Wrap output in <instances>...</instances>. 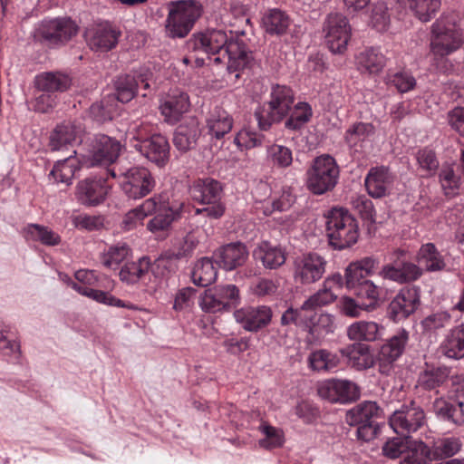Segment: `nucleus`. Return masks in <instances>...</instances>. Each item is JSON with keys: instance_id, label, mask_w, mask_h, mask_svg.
<instances>
[{"instance_id": "26", "label": "nucleus", "mask_w": 464, "mask_h": 464, "mask_svg": "<svg viewBox=\"0 0 464 464\" xmlns=\"http://www.w3.org/2000/svg\"><path fill=\"white\" fill-rule=\"evenodd\" d=\"M220 266L225 270H234L245 265L249 252L246 246L239 241L226 244L216 252Z\"/></svg>"}, {"instance_id": "46", "label": "nucleus", "mask_w": 464, "mask_h": 464, "mask_svg": "<svg viewBox=\"0 0 464 464\" xmlns=\"http://www.w3.org/2000/svg\"><path fill=\"white\" fill-rule=\"evenodd\" d=\"M308 363L314 371L333 372L340 365V358L333 352L319 349L310 353Z\"/></svg>"}, {"instance_id": "37", "label": "nucleus", "mask_w": 464, "mask_h": 464, "mask_svg": "<svg viewBox=\"0 0 464 464\" xmlns=\"http://www.w3.org/2000/svg\"><path fill=\"white\" fill-rule=\"evenodd\" d=\"M150 259L148 256H142L137 261L126 262L119 272L120 280L128 285L137 284L150 271Z\"/></svg>"}, {"instance_id": "41", "label": "nucleus", "mask_w": 464, "mask_h": 464, "mask_svg": "<svg viewBox=\"0 0 464 464\" xmlns=\"http://www.w3.org/2000/svg\"><path fill=\"white\" fill-rule=\"evenodd\" d=\"M23 233L26 241L40 242L44 246H55L61 243L60 235L43 225L28 224Z\"/></svg>"}, {"instance_id": "19", "label": "nucleus", "mask_w": 464, "mask_h": 464, "mask_svg": "<svg viewBox=\"0 0 464 464\" xmlns=\"http://www.w3.org/2000/svg\"><path fill=\"white\" fill-rule=\"evenodd\" d=\"M132 147L160 168L165 167L169 161L170 145L167 137L160 133H153L143 143H133Z\"/></svg>"}, {"instance_id": "12", "label": "nucleus", "mask_w": 464, "mask_h": 464, "mask_svg": "<svg viewBox=\"0 0 464 464\" xmlns=\"http://www.w3.org/2000/svg\"><path fill=\"white\" fill-rule=\"evenodd\" d=\"M325 44L333 53H343L351 37V27L346 16L340 13H331L323 25Z\"/></svg>"}, {"instance_id": "62", "label": "nucleus", "mask_w": 464, "mask_h": 464, "mask_svg": "<svg viewBox=\"0 0 464 464\" xmlns=\"http://www.w3.org/2000/svg\"><path fill=\"white\" fill-rule=\"evenodd\" d=\"M198 304L205 313L216 314L226 312L222 301L218 297L217 293L214 292V287L204 291L200 295Z\"/></svg>"}, {"instance_id": "34", "label": "nucleus", "mask_w": 464, "mask_h": 464, "mask_svg": "<svg viewBox=\"0 0 464 464\" xmlns=\"http://www.w3.org/2000/svg\"><path fill=\"white\" fill-rule=\"evenodd\" d=\"M314 313H312L308 307L304 306V302L299 307L289 306L281 315L280 325L288 327L295 325L296 327L309 329L313 334V321Z\"/></svg>"}, {"instance_id": "57", "label": "nucleus", "mask_w": 464, "mask_h": 464, "mask_svg": "<svg viewBox=\"0 0 464 464\" xmlns=\"http://www.w3.org/2000/svg\"><path fill=\"white\" fill-rule=\"evenodd\" d=\"M416 160L425 176L431 177L437 173L440 163L433 150L427 147L420 150L416 154Z\"/></svg>"}, {"instance_id": "27", "label": "nucleus", "mask_w": 464, "mask_h": 464, "mask_svg": "<svg viewBox=\"0 0 464 464\" xmlns=\"http://www.w3.org/2000/svg\"><path fill=\"white\" fill-rule=\"evenodd\" d=\"M84 159L80 160L76 157V150L63 160H57L49 173V179L55 183H63L70 186L75 172L80 169L83 164Z\"/></svg>"}, {"instance_id": "51", "label": "nucleus", "mask_w": 464, "mask_h": 464, "mask_svg": "<svg viewBox=\"0 0 464 464\" xmlns=\"http://www.w3.org/2000/svg\"><path fill=\"white\" fill-rule=\"evenodd\" d=\"M176 256L169 251L162 253L153 263L150 262V271L155 277H166L177 270Z\"/></svg>"}, {"instance_id": "32", "label": "nucleus", "mask_w": 464, "mask_h": 464, "mask_svg": "<svg viewBox=\"0 0 464 464\" xmlns=\"http://www.w3.org/2000/svg\"><path fill=\"white\" fill-rule=\"evenodd\" d=\"M159 197H151L145 199L140 206L128 211L122 218L121 227L126 231H130L137 227L142 221L157 210L159 204Z\"/></svg>"}, {"instance_id": "48", "label": "nucleus", "mask_w": 464, "mask_h": 464, "mask_svg": "<svg viewBox=\"0 0 464 464\" xmlns=\"http://www.w3.org/2000/svg\"><path fill=\"white\" fill-rule=\"evenodd\" d=\"M432 456L430 448L421 440L408 445L401 464H430Z\"/></svg>"}, {"instance_id": "11", "label": "nucleus", "mask_w": 464, "mask_h": 464, "mask_svg": "<svg viewBox=\"0 0 464 464\" xmlns=\"http://www.w3.org/2000/svg\"><path fill=\"white\" fill-rule=\"evenodd\" d=\"M410 340V332L400 328L381 346L376 364L381 374L389 376L394 372L395 362L404 353Z\"/></svg>"}, {"instance_id": "64", "label": "nucleus", "mask_w": 464, "mask_h": 464, "mask_svg": "<svg viewBox=\"0 0 464 464\" xmlns=\"http://www.w3.org/2000/svg\"><path fill=\"white\" fill-rule=\"evenodd\" d=\"M372 26L379 32L385 31L390 24L388 7L385 4L380 3L373 6L371 15Z\"/></svg>"}, {"instance_id": "53", "label": "nucleus", "mask_w": 464, "mask_h": 464, "mask_svg": "<svg viewBox=\"0 0 464 464\" xmlns=\"http://www.w3.org/2000/svg\"><path fill=\"white\" fill-rule=\"evenodd\" d=\"M266 156L269 162L277 168H287L293 162V152L291 149L280 144L275 143L268 146Z\"/></svg>"}, {"instance_id": "38", "label": "nucleus", "mask_w": 464, "mask_h": 464, "mask_svg": "<svg viewBox=\"0 0 464 464\" xmlns=\"http://www.w3.org/2000/svg\"><path fill=\"white\" fill-rule=\"evenodd\" d=\"M262 24L266 34L270 35H283L288 30L290 18L281 9H269L262 17Z\"/></svg>"}, {"instance_id": "43", "label": "nucleus", "mask_w": 464, "mask_h": 464, "mask_svg": "<svg viewBox=\"0 0 464 464\" xmlns=\"http://www.w3.org/2000/svg\"><path fill=\"white\" fill-rule=\"evenodd\" d=\"M218 276V270L213 261L208 257H202L198 260L191 271V280L194 285L207 287L213 284Z\"/></svg>"}, {"instance_id": "21", "label": "nucleus", "mask_w": 464, "mask_h": 464, "mask_svg": "<svg viewBox=\"0 0 464 464\" xmlns=\"http://www.w3.org/2000/svg\"><path fill=\"white\" fill-rule=\"evenodd\" d=\"M395 176L385 166L372 167L369 169L364 185L368 194L374 198L389 195L393 188Z\"/></svg>"}, {"instance_id": "29", "label": "nucleus", "mask_w": 464, "mask_h": 464, "mask_svg": "<svg viewBox=\"0 0 464 464\" xmlns=\"http://www.w3.org/2000/svg\"><path fill=\"white\" fill-rule=\"evenodd\" d=\"M253 256L260 261L266 269H277L286 260L285 251L280 246L268 241H262L253 251Z\"/></svg>"}, {"instance_id": "42", "label": "nucleus", "mask_w": 464, "mask_h": 464, "mask_svg": "<svg viewBox=\"0 0 464 464\" xmlns=\"http://www.w3.org/2000/svg\"><path fill=\"white\" fill-rule=\"evenodd\" d=\"M385 62V56L382 52L373 47L364 50L357 56L358 69L366 74L379 73L383 69Z\"/></svg>"}, {"instance_id": "15", "label": "nucleus", "mask_w": 464, "mask_h": 464, "mask_svg": "<svg viewBox=\"0 0 464 464\" xmlns=\"http://www.w3.org/2000/svg\"><path fill=\"white\" fill-rule=\"evenodd\" d=\"M426 423L424 410L415 401L403 404L396 410L389 418L391 428L402 436L416 432Z\"/></svg>"}, {"instance_id": "59", "label": "nucleus", "mask_w": 464, "mask_h": 464, "mask_svg": "<svg viewBox=\"0 0 464 464\" xmlns=\"http://www.w3.org/2000/svg\"><path fill=\"white\" fill-rule=\"evenodd\" d=\"M337 298V294L328 287L323 286L314 295L304 301V306L308 307L312 313L318 307L328 305L334 303Z\"/></svg>"}, {"instance_id": "7", "label": "nucleus", "mask_w": 464, "mask_h": 464, "mask_svg": "<svg viewBox=\"0 0 464 464\" xmlns=\"http://www.w3.org/2000/svg\"><path fill=\"white\" fill-rule=\"evenodd\" d=\"M191 198L202 205L196 208L197 215H203L211 219L220 218L226 211V206L221 201L223 196L222 184L212 178L198 179L189 187Z\"/></svg>"}, {"instance_id": "22", "label": "nucleus", "mask_w": 464, "mask_h": 464, "mask_svg": "<svg viewBox=\"0 0 464 464\" xmlns=\"http://www.w3.org/2000/svg\"><path fill=\"white\" fill-rule=\"evenodd\" d=\"M121 33L109 24H102L88 28L85 39L89 47L96 52H108L114 48Z\"/></svg>"}, {"instance_id": "14", "label": "nucleus", "mask_w": 464, "mask_h": 464, "mask_svg": "<svg viewBox=\"0 0 464 464\" xmlns=\"http://www.w3.org/2000/svg\"><path fill=\"white\" fill-rule=\"evenodd\" d=\"M152 77L153 73L147 68L118 75L113 82L117 100L126 103L138 94L139 88L144 91L150 90Z\"/></svg>"}, {"instance_id": "35", "label": "nucleus", "mask_w": 464, "mask_h": 464, "mask_svg": "<svg viewBox=\"0 0 464 464\" xmlns=\"http://www.w3.org/2000/svg\"><path fill=\"white\" fill-rule=\"evenodd\" d=\"M374 131L375 128L372 123L356 121L345 130L343 140L350 150L357 152L362 149L363 143Z\"/></svg>"}, {"instance_id": "44", "label": "nucleus", "mask_w": 464, "mask_h": 464, "mask_svg": "<svg viewBox=\"0 0 464 464\" xmlns=\"http://www.w3.org/2000/svg\"><path fill=\"white\" fill-rule=\"evenodd\" d=\"M418 262L429 272L441 271L446 264L433 243L423 244L418 251Z\"/></svg>"}, {"instance_id": "63", "label": "nucleus", "mask_w": 464, "mask_h": 464, "mask_svg": "<svg viewBox=\"0 0 464 464\" xmlns=\"http://www.w3.org/2000/svg\"><path fill=\"white\" fill-rule=\"evenodd\" d=\"M351 205L362 219L374 221L375 210L373 203L365 195H356L352 197Z\"/></svg>"}, {"instance_id": "3", "label": "nucleus", "mask_w": 464, "mask_h": 464, "mask_svg": "<svg viewBox=\"0 0 464 464\" xmlns=\"http://www.w3.org/2000/svg\"><path fill=\"white\" fill-rule=\"evenodd\" d=\"M107 173L118 182L121 192L129 199H140L150 194L156 187L151 171L143 166L131 165L126 159H121Z\"/></svg>"}, {"instance_id": "1", "label": "nucleus", "mask_w": 464, "mask_h": 464, "mask_svg": "<svg viewBox=\"0 0 464 464\" xmlns=\"http://www.w3.org/2000/svg\"><path fill=\"white\" fill-rule=\"evenodd\" d=\"M407 251L394 249L390 262L382 266L377 275L384 281L407 285L395 294L387 306V317L400 323L416 313L420 305V286L410 285L422 276V269L416 264L406 259Z\"/></svg>"}, {"instance_id": "39", "label": "nucleus", "mask_w": 464, "mask_h": 464, "mask_svg": "<svg viewBox=\"0 0 464 464\" xmlns=\"http://www.w3.org/2000/svg\"><path fill=\"white\" fill-rule=\"evenodd\" d=\"M450 368L447 366L430 367L421 372L418 378V386L425 391H434L448 382Z\"/></svg>"}, {"instance_id": "30", "label": "nucleus", "mask_w": 464, "mask_h": 464, "mask_svg": "<svg viewBox=\"0 0 464 464\" xmlns=\"http://www.w3.org/2000/svg\"><path fill=\"white\" fill-rule=\"evenodd\" d=\"M342 355L348 360V363L356 370H366L374 365L376 360L371 353L370 346L361 343H354L340 350Z\"/></svg>"}, {"instance_id": "52", "label": "nucleus", "mask_w": 464, "mask_h": 464, "mask_svg": "<svg viewBox=\"0 0 464 464\" xmlns=\"http://www.w3.org/2000/svg\"><path fill=\"white\" fill-rule=\"evenodd\" d=\"M409 6L421 22H429L439 11L440 0H408Z\"/></svg>"}, {"instance_id": "54", "label": "nucleus", "mask_w": 464, "mask_h": 464, "mask_svg": "<svg viewBox=\"0 0 464 464\" xmlns=\"http://www.w3.org/2000/svg\"><path fill=\"white\" fill-rule=\"evenodd\" d=\"M214 292L222 301L226 312L235 309L241 302L240 291L235 285H219L214 287Z\"/></svg>"}, {"instance_id": "40", "label": "nucleus", "mask_w": 464, "mask_h": 464, "mask_svg": "<svg viewBox=\"0 0 464 464\" xmlns=\"http://www.w3.org/2000/svg\"><path fill=\"white\" fill-rule=\"evenodd\" d=\"M382 326L372 321H358L347 328V336L353 341L373 342L382 336Z\"/></svg>"}, {"instance_id": "56", "label": "nucleus", "mask_w": 464, "mask_h": 464, "mask_svg": "<svg viewBox=\"0 0 464 464\" xmlns=\"http://www.w3.org/2000/svg\"><path fill=\"white\" fill-rule=\"evenodd\" d=\"M130 254V248L126 244L111 246L101 256L102 264L107 268H115Z\"/></svg>"}, {"instance_id": "47", "label": "nucleus", "mask_w": 464, "mask_h": 464, "mask_svg": "<svg viewBox=\"0 0 464 464\" xmlns=\"http://www.w3.org/2000/svg\"><path fill=\"white\" fill-rule=\"evenodd\" d=\"M352 291L357 297L367 301V303H363L366 305L367 312L373 311L379 306L382 289L375 285L373 281L370 279L362 280Z\"/></svg>"}, {"instance_id": "10", "label": "nucleus", "mask_w": 464, "mask_h": 464, "mask_svg": "<svg viewBox=\"0 0 464 464\" xmlns=\"http://www.w3.org/2000/svg\"><path fill=\"white\" fill-rule=\"evenodd\" d=\"M78 33V25L69 17L45 18L39 24L35 37L49 46L63 45Z\"/></svg>"}, {"instance_id": "23", "label": "nucleus", "mask_w": 464, "mask_h": 464, "mask_svg": "<svg viewBox=\"0 0 464 464\" xmlns=\"http://www.w3.org/2000/svg\"><path fill=\"white\" fill-rule=\"evenodd\" d=\"M82 128L72 121H63L50 132L48 146L52 151L66 150L78 142Z\"/></svg>"}, {"instance_id": "33", "label": "nucleus", "mask_w": 464, "mask_h": 464, "mask_svg": "<svg viewBox=\"0 0 464 464\" xmlns=\"http://www.w3.org/2000/svg\"><path fill=\"white\" fill-rule=\"evenodd\" d=\"M234 120L224 109L216 106L207 119L208 133L217 140L222 139L233 128Z\"/></svg>"}, {"instance_id": "28", "label": "nucleus", "mask_w": 464, "mask_h": 464, "mask_svg": "<svg viewBox=\"0 0 464 464\" xmlns=\"http://www.w3.org/2000/svg\"><path fill=\"white\" fill-rule=\"evenodd\" d=\"M383 418V411L376 401H364L346 412L345 421L348 425H357L372 421H379Z\"/></svg>"}, {"instance_id": "49", "label": "nucleus", "mask_w": 464, "mask_h": 464, "mask_svg": "<svg viewBox=\"0 0 464 464\" xmlns=\"http://www.w3.org/2000/svg\"><path fill=\"white\" fill-rule=\"evenodd\" d=\"M386 83L394 87L400 93H406L416 87L417 81L410 70H389L386 74Z\"/></svg>"}, {"instance_id": "45", "label": "nucleus", "mask_w": 464, "mask_h": 464, "mask_svg": "<svg viewBox=\"0 0 464 464\" xmlns=\"http://www.w3.org/2000/svg\"><path fill=\"white\" fill-rule=\"evenodd\" d=\"M288 118L285 122V127L289 130H301L311 121L313 117V110L307 102H297L293 104Z\"/></svg>"}, {"instance_id": "17", "label": "nucleus", "mask_w": 464, "mask_h": 464, "mask_svg": "<svg viewBox=\"0 0 464 464\" xmlns=\"http://www.w3.org/2000/svg\"><path fill=\"white\" fill-rule=\"evenodd\" d=\"M109 190L110 186L105 178L91 177L78 182L75 196L81 204L96 207L105 201Z\"/></svg>"}, {"instance_id": "18", "label": "nucleus", "mask_w": 464, "mask_h": 464, "mask_svg": "<svg viewBox=\"0 0 464 464\" xmlns=\"http://www.w3.org/2000/svg\"><path fill=\"white\" fill-rule=\"evenodd\" d=\"M234 318L245 331L257 333L270 324L273 311L268 305L244 306L234 312Z\"/></svg>"}, {"instance_id": "25", "label": "nucleus", "mask_w": 464, "mask_h": 464, "mask_svg": "<svg viewBox=\"0 0 464 464\" xmlns=\"http://www.w3.org/2000/svg\"><path fill=\"white\" fill-rule=\"evenodd\" d=\"M34 85L39 92L56 94L69 90L72 79L61 71L43 72L34 76Z\"/></svg>"}, {"instance_id": "24", "label": "nucleus", "mask_w": 464, "mask_h": 464, "mask_svg": "<svg viewBox=\"0 0 464 464\" xmlns=\"http://www.w3.org/2000/svg\"><path fill=\"white\" fill-rule=\"evenodd\" d=\"M153 197H159L160 202L157 204V210L154 212L156 215L148 222L147 228L150 232L163 231L168 229L172 222L179 218L183 204H170L165 200L161 194Z\"/></svg>"}, {"instance_id": "2", "label": "nucleus", "mask_w": 464, "mask_h": 464, "mask_svg": "<svg viewBox=\"0 0 464 464\" xmlns=\"http://www.w3.org/2000/svg\"><path fill=\"white\" fill-rule=\"evenodd\" d=\"M226 31L220 29L207 30L192 35L188 44L195 52L214 57V63L218 64L227 59V70L229 75L234 74L235 82L241 76V72L247 68L253 58L246 44L239 37L245 31Z\"/></svg>"}, {"instance_id": "36", "label": "nucleus", "mask_w": 464, "mask_h": 464, "mask_svg": "<svg viewBox=\"0 0 464 464\" xmlns=\"http://www.w3.org/2000/svg\"><path fill=\"white\" fill-rule=\"evenodd\" d=\"M440 353L450 359L464 357V324L451 329L440 346Z\"/></svg>"}, {"instance_id": "4", "label": "nucleus", "mask_w": 464, "mask_h": 464, "mask_svg": "<svg viewBox=\"0 0 464 464\" xmlns=\"http://www.w3.org/2000/svg\"><path fill=\"white\" fill-rule=\"evenodd\" d=\"M166 35L171 39L185 38L203 14V6L197 0H176L167 4Z\"/></svg>"}, {"instance_id": "60", "label": "nucleus", "mask_w": 464, "mask_h": 464, "mask_svg": "<svg viewBox=\"0 0 464 464\" xmlns=\"http://www.w3.org/2000/svg\"><path fill=\"white\" fill-rule=\"evenodd\" d=\"M336 395L340 403H347L355 401L359 397L357 385L348 380L334 379Z\"/></svg>"}, {"instance_id": "61", "label": "nucleus", "mask_w": 464, "mask_h": 464, "mask_svg": "<svg viewBox=\"0 0 464 464\" xmlns=\"http://www.w3.org/2000/svg\"><path fill=\"white\" fill-rule=\"evenodd\" d=\"M152 130L149 122L136 121L130 125L126 136L132 146L133 143H143L147 140L153 134Z\"/></svg>"}, {"instance_id": "55", "label": "nucleus", "mask_w": 464, "mask_h": 464, "mask_svg": "<svg viewBox=\"0 0 464 464\" xmlns=\"http://www.w3.org/2000/svg\"><path fill=\"white\" fill-rule=\"evenodd\" d=\"M461 442L459 439L455 437L444 438L437 441L431 452L432 459H448L457 454L461 449Z\"/></svg>"}, {"instance_id": "6", "label": "nucleus", "mask_w": 464, "mask_h": 464, "mask_svg": "<svg viewBox=\"0 0 464 464\" xmlns=\"http://www.w3.org/2000/svg\"><path fill=\"white\" fill-rule=\"evenodd\" d=\"M326 235L329 245L335 250L353 246L359 238L356 218L343 208H333L326 216Z\"/></svg>"}, {"instance_id": "16", "label": "nucleus", "mask_w": 464, "mask_h": 464, "mask_svg": "<svg viewBox=\"0 0 464 464\" xmlns=\"http://www.w3.org/2000/svg\"><path fill=\"white\" fill-rule=\"evenodd\" d=\"M326 261L317 253L309 252L297 256L293 264L295 282L309 285L320 280L325 272Z\"/></svg>"}, {"instance_id": "5", "label": "nucleus", "mask_w": 464, "mask_h": 464, "mask_svg": "<svg viewBox=\"0 0 464 464\" xmlns=\"http://www.w3.org/2000/svg\"><path fill=\"white\" fill-rule=\"evenodd\" d=\"M269 97V101L258 106L254 112L258 128L265 131L273 124L281 122L295 102L294 92L286 85H272Z\"/></svg>"}, {"instance_id": "9", "label": "nucleus", "mask_w": 464, "mask_h": 464, "mask_svg": "<svg viewBox=\"0 0 464 464\" xmlns=\"http://www.w3.org/2000/svg\"><path fill=\"white\" fill-rule=\"evenodd\" d=\"M464 43V34L453 19L441 16L431 25L430 48L435 58H443L459 50Z\"/></svg>"}, {"instance_id": "8", "label": "nucleus", "mask_w": 464, "mask_h": 464, "mask_svg": "<svg viewBox=\"0 0 464 464\" xmlns=\"http://www.w3.org/2000/svg\"><path fill=\"white\" fill-rule=\"evenodd\" d=\"M305 175L307 189L312 194L320 196L335 188L340 177V168L334 157L323 154L314 159Z\"/></svg>"}, {"instance_id": "20", "label": "nucleus", "mask_w": 464, "mask_h": 464, "mask_svg": "<svg viewBox=\"0 0 464 464\" xmlns=\"http://www.w3.org/2000/svg\"><path fill=\"white\" fill-rule=\"evenodd\" d=\"M190 107L189 97L187 92L179 89H171L162 98L160 111L164 121L169 124L179 122Z\"/></svg>"}, {"instance_id": "50", "label": "nucleus", "mask_w": 464, "mask_h": 464, "mask_svg": "<svg viewBox=\"0 0 464 464\" xmlns=\"http://www.w3.org/2000/svg\"><path fill=\"white\" fill-rule=\"evenodd\" d=\"M438 416L445 420L460 425L464 423V413L461 412V403H450L443 399H436L433 404Z\"/></svg>"}, {"instance_id": "58", "label": "nucleus", "mask_w": 464, "mask_h": 464, "mask_svg": "<svg viewBox=\"0 0 464 464\" xmlns=\"http://www.w3.org/2000/svg\"><path fill=\"white\" fill-rule=\"evenodd\" d=\"M265 136L256 131L243 129L234 138V143L241 150L260 147L263 144Z\"/></svg>"}, {"instance_id": "31", "label": "nucleus", "mask_w": 464, "mask_h": 464, "mask_svg": "<svg viewBox=\"0 0 464 464\" xmlns=\"http://www.w3.org/2000/svg\"><path fill=\"white\" fill-rule=\"evenodd\" d=\"M201 130L198 121L191 120L180 124L173 134V144L180 152H187L197 146Z\"/></svg>"}, {"instance_id": "13", "label": "nucleus", "mask_w": 464, "mask_h": 464, "mask_svg": "<svg viewBox=\"0 0 464 464\" xmlns=\"http://www.w3.org/2000/svg\"><path fill=\"white\" fill-rule=\"evenodd\" d=\"M121 149V142L105 134H97L92 141L88 155L83 158L87 168L111 165L118 162L117 159Z\"/></svg>"}]
</instances>
